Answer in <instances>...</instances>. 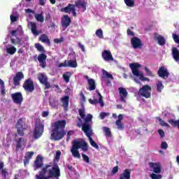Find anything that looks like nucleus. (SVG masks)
<instances>
[{
  "label": "nucleus",
  "mask_w": 179,
  "mask_h": 179,
  "mask_svg": "<svg viewBox=\"0 0 179 179\" xmlns=\"http://www.w3.org/2000/svg\"><path fill=\"white\" fill-rule=\"evenodd\" d=\"M92 118L93 115H92V114H88L84 120V123L82 125V131L84 134L93 131L92 126L89 124V122H92Z\"/></svg>",
  "instance_id": "obj_8"
},
{
  "label": "nucleus",
  "mask_w": 179,
  "mask_h": 179,
  "mask_svg": "<svg viewBox=\"0 0 179 179\" xmlns=\"http://www.w3.org/2000/svg\"><path fill=\"white\" fill-rule=\"evenodd\" d=\"M117 173H118V166L113 167L111 172L112 174H117Z\"/></svg>",
  "instance_id": "obj_60"
},
{
  "label": "nucleus",
  "mask_w": 179,
  "mask_h": 179,
  "mask_svg": "<svg viewBox=\"0 0 179 179\" xmlns=\"http://www.w3.org/2000/svg\"><path fill=\"white\" fill-rule=\"evenodd\" d=\"M10 20H11V22L12 23H14V22H17V17L13 15H10Z\"/></svg>",
  "instance_id": "obj_61"
},
{
  "label": "nucleus",
  "mask_w": 179,
  "mask_h": 179,
  "mask_svg": "<svg viewBox=\"0 0 179 179\" xmlns=\"http://www.w3.org/2000/svg\"><path fill=\"white\" fill-rule=\"evenodd\" d=\"M49 114L50 113H48V111H43L42 112V117L43 118H47V117H48Z\"/></svg>",
  "instance_id": "obj_64"
},
{
  "label": "nucleus",
  "mask_w": 179,
  "mask_h": 179,
  "mask_svg": "<svg viewBox=\"0 0 179 179\" xmlns=\"http://www.w3.org/2000/svg\"><path fill=\"white\" fill-rule=\"evenodd\" d=\"M168 122H169V124H171V125H172V127H177L178 129H179V120H174L173 119L169 120Z\"/></svg>",
  "instance_id": "obj_42"
},
{
  "label": "nucleus",
  "mask_w": 179,
  "mask_h": 179,
  "mask_svg": "<svg viewBox=\"0 0 179 179\" xmlns=\"http://www.w3.org/2000/svg\"><path fill=\"white\" fill-rule=\"evenodd\" d=\"M39 41H41V43H45L48 45H51V41H50V38H48V36L45 34L41 35L39 37Z\"/></svg>",
  "instance_id": "obj_32"
},
{
  "label": "nucleus",
  "mask_w": 179,
  "mask_h": 179,
  "mask_svg": "<svg viewBox=\"0 0 179 179\" xmlns=\"http://www.w3.org/2000/svg\"><path fill=\"white\" fill-rule=\"evenodd\" d=\"M154 40H157L159 45H166V39L164 38V37L162 35L157 34V33L154 34Z\"/></svg>",
  "instance_id": "obj_26"
},
{
  "label": "nucleus",
  "mask_w": 179,
  "mask_h": 179,
  "mask_svg": "<svg viewBox=\"0 0 179 179\" xmlns=\"http://www.w3.org/2000/svg\"><path fill=\"white\" fill-rule=\"evenodd\" d=\"M25 142L26 141L24 140V138H23V137L19 138L17 140H16L15 150L17 152H18L19 149H20V148H22V145H24Z\"/></svg>",
  "instance_id": "obj_29"
},
{
  "label": "nucleus",
  "mask_w": 179,
  "mask_h": 179,
  "mask_svg": "<svg viewBox=\"0 0 179 179\" xmlns=\"http://www.w3.org/2000/svg\"><path fill=\"white\" fill-rule=\"evenodd\" d=\"M169 148V144H167V142L162 141L161 143V149L166 150Z\"/></svg>",
  "instance_id": "obj_53"
},
{
  "label": "nucleus",
  "mask_w": 179,
  "mask_h": 179,
  "mask_svg": "<svg viewBox=\"0 0 179 179\" xmlns=\"http://www.w3.org/2000/svg\"><path fill=\"white\" fill-rule=\"evenodd\" d=\"M124 3L129 8H134L135 6V0H124Z\"/></svg>",
  "instance_id": "obj_43"
},
{
  "label": "nucleus",
  "mask_w": 179,
  "mask_h": 179,
  "mask_svg": "<svg viewBox=\"0 0 179 179\" xmlns=\"http://www.w3.org/2000/svg\"><path fill=\"white\" fill-rule=\"evenodd\" d=\"M172 37L176 44H179V36L177 34H173Z\"/></svg>",
  "instance_id": "obj_52"
},
{
  "label": "nucleus",
  "mask_w": 179,
  "mask_h": 179,
  "mask_svg": "<svg viewBox=\"0 0 179 179\" xmlns=\"http://www.w3.org/2000/svg\"><path fill=\"white\" fill-rule=\"evenodd\" d=\"M163 89H164V85H163V83L161 80H159L157 83V92L162 93Z\"/></svg>",
  "instance_id": "obj_39"
},
{
  "label": "nucleus",
  "mask_w": 179,
  "mask_h": 179,
  "mask_svg": "<svg viewBox=\"0 0 179 179\" xmlns=\"http://www.w3.org/2000/svg\"><path fill=\"white\" fill-rule=\"evenodd\" d=\"M119 179H131V169H126L120 173Z\"/></svg>",
  "instance_id": "obj_27"
},
{
  "label": "nucleus",
  "mask_w": 179,
  "mask_h": 179,
  "mask_svg": "<svg viewBox=\"0 0 179 179\" xmlns=\"http://www.w3.org/2000/svg\"><path fill=\"white\" fill-rule=\"evenodd\" d=\"M95 34L98 38H104V36L103 35V29H97Z\"/></svg>",
  "instance_id": "obj_45"
},
{
  "label": "nucleus",
  "mask_w": 179,
  "mask_h": 179,
  "mask_svg": "<svg viewBox=\"0 0 179 179\" xmlns=\"http://www.w3.org/2000/svg\"><path fill=\"white\" fill-rule=\"evenodd\" d=\"M16 51H17V49L15 46H11L10 48H6V52H7V54H9L10 55H15Z\"/></svg>",
  "instance_id": "obj_37"
},
{
  "label": "nucleus",
  "mask_w": 179,
  "mask_h": 179,
  "mask_svg": "<svg viewBox=\"0 0 179 179\" xmlns=\"http://www.w3.org/2000/svg\"><path fill=\"white\" fill-rule=\"evenodd\" d=\"M85 78L88 82V85H89V87H90L89 90L90 92H92L93 90H96V81H94V79L89 78V76H85Z\"/></svg>",
  "instance_id": "obj_23"
},
{
  "label": "nucleus",
  "mask_w": 179,
  "mask_h": 179,
  "mask_svg": "<svg viewBox=\"0 0 179 179\" xmlns=\"http://www.w3.org/2000/svg\"><path fill=\"white\" fill-rule=\"evenodd\" d=\"M33 155H34V152H27L25 154V157L24 159V164L26 166V164H29V162H30V159H31V157H33Z\"/></svg>",
  "instance_id": "obj_31"
},
{
  "label": "nucleus",
  "mask_w": 179,
  "mask_h": 179,
  "mask_svg": "<svg viewBox=\"0 0 179 179\" xmlns=\"http://www.w3.org/2000/svg\"><path fill=\"white\" fill-rule=\"evenodd\" d=\"M82 157L83 162H86L87 164L90 163V158L84 153H82Z\"/></svg>",
  "instance_id": "obj_50"
},
{
  "label": "nucleus",
  "mask_w": 179,
  "mask_h": 179,
  "mask_svg": "<svg viewBox=\"0 0 179 179\" xmlns=\"http://www.w3.org/2000/svg\"><path fill=\"white\" fill-rule=\"evenodd\" d=\"M22 87L25 92L33 93V92H34V83L33 82V80L31 78L27 79L22 85Z\"/></svg>",
  "instance_id": "obj_10"
},
{
  "label": "nucleus",
  "mask_w": 179,
  "mask_h": 179,
  "mask_svg": "<svg viewBox=\"0 0 179 179\" xmlns=\"http://www.w3.org/2000/svg\"><path fill=\"white\" fill-rule=\"evenodd\" d=\"M1 176L3 177V178H6V177H8V169H1Z\"/></svg>",
  "instance_id": "obj_49"
},
{
  "label": "nucleus",
  "mask_w": 179,
  "mask_h": 179,
  "mask_svg": "<svg viewBox=\"0 0 179 179\" xmlns=\"http://www.w3.org/2000/svg\"><path fill=\"white\" fill-rule=\"evenodd\" d=\"M172 57L176 62H179V50L176 47L172 48Z\"/></svg>",
  "instance_id": "obj_28"
},
{
  "label": "nucleus",
  "mask_w": 179,
  "mask_h": 179,
  "mask_svg": "<svg viewBox=\"0 0 179 179\" xmlns=\"http://www.w3.org/2000/svg\"><path fill=\"white\" fill-rule=\"evenodd\" d=\"M59 157H61V151L60 150H57L56 152V155L55 156V160H59Z\"/></svg>",
  "instance_id": "obj_57"
},
{
  "label": "nucleus",
  "mask_w": 179,
  "mask_h": 179,
  "mask_svg": "<svg viewBox=\"0 0 179 179\" xmlns=\"http://www.w3.org/2000/svg\"><path fill=\"white\" fill-rule=\"evenodd\" d=\"M156 118L157 121L160 122V125L162 127H166V128H170V125L167 122H166V121L163 120L160 117H157Z\"/></svg>",
  "instance_id": "obj_40"
},
{
  "label": "nucleus",
  "mask_w": 179,
  "mask_h": 179,
  "mask_svg": "<svg viewBox=\"0 0 179 179\" xmlns=\"http://www.w3.org/2000/svg\"><path fill=\"white\" fill-rule=\"evenodd\" d=\"M158 134H159L161 139H163V138H164V136H166V134H164V131L163 129H159Z\"/></svg>",
  "instance_id": "obj_55"
},
{
  "label": "nucleus",
  "mask_w": 179,
  "mask_h": 179,
  "mask_svg": "<svg viewBox=\"0 0 179 179\" xmlns=\"http://www.w3.org/2000/svg\"><path fill=\"white\" fill-rule=\"evenodd\" d=\"M71 76H72L71 71H66L63 74L62 78L66 83H69Z\"/></svg>",
  "instance_id": "obj_35"
},
{
  "label": "nucleus",
  "mask_w": 179,
  "mask_h": 179,
  "mask_svg": "<svg viewBox=\"0 0 179 179\" xmlns=\"http://www.w3.org/2000/svg\"><path fill=\"white\" fill-rule=\"evenodd\" d=\"M122 120H124V115L120 114L117 117V120L115 122L117 129L122 131L124 129V124H122Z\"/></svg>",
  "instance_id": "obj_21"
},
{
  "label": "nucleus",
  "mask_w": 179,
  "mask_h": 179,
  "mask_svg": "<svg viewBox=\"0 0 179 179\" xmlns=\"http://www.w3.org/2000/svg\"><path fill=\"white\" fill-rule=\"evenodd\" d=\"M15 128L17 129V134L20 136H24V131L27 129L26 127V122L23 118H20L15 125Z\"/></svg>",
  "instance_id": "obj_7"
},
{
  "label": "nucleus",
  "mask_w": 179,
  "mask_h": 179,
  "mask_svg": "<svg viewBox=\"0 0 179 179\" xmlns=\"http://www.w3.org/2000/svg\"><path fill=\"white\" fill-rule=\"evenodd\" d=\"M78 47H79L80 48V50H81V51H83V52H86V49L85 48V45L83 44H82V43L78 42Z\"/></svg>",
  "instance_id": "obj_54"
},
{
  "label": "nucleus",
  "mask_w": 179,
  "mask_h": 179,
  "mask_svg": "<svg viewBox=\"0 0 179 179\" xmlns=\"http://www.w3.org/2000/svg\"><path fill=\"white\" fill-rule=\"evenodd\" d=\"M118 90L120 101H122V103H127V100L125 99L128 97V91L122 87H119Z\"/></svg>",
  "instance_id": "obj_15"
},
{
  "label": "nucleus",
  "mask_w": 179,
  "mask_h": 179,
  "mask_svg": "<svg viewBox=\"0 0 179 179\" xmlns=\"http://www.w3.org/2000/svg\"><path fill=\"white\" fill-rule=\"evenodd\" d=\"M11 99L15 104L21 106L22 103H23V94L20 92L11 94Z\"/></svg>",
  "instance_id": "obj_11"
},
{
  "label": "nucleus",
  "mask_w": 179,
  "mask_h": 179,
  "mask_svg": "<svg viewBox=\"0 0 179 179\" xmlns=\"http://www.w3.org/2000/svg\"><path fill=\"white\" fill-rule=\"evenodd\" d=\"M0 85H1V94L2 96H5L6 94V92L5 90V82L0 78Z\"/></svg>",
  "instance_id": "obj_38"
},
{
  "label": "nucleus",
  "mask_w": 179,
  "mask_h": 179,
  "mask_svg": "<svg viewBox=\"0 0 179 179\" xmlns=\"http://www.w3.org/2000/svg\"><path fill=\"white\" fill-rule=\"evenodd\" d=\"M66 64H68V61L65 60L64 63H60L59 64L58 68H62V66L67 68Z\"/></svg>",
  "instance_id": "obj_59"
},
{
  "label": "nucleus",
  "mask_w": 179,
  "mask_h": 179,
  "mask_svg": "<svg viewBox=\"0 0 179 179\" xmlns=\"http://www.w3.org/2000/svg\"><path fill=\"white\" fill-rule=\"evenodd\" d=\"M101 57L104 61H114V57L110 50H105L102 52Z\"/></svg>",
  "instance_id": "obj_19"
},
{
  "label": "nucleus",
  "mask_w": 179,
  "mask_h": 179,
  "mask_svg": "<svg viewBox=\"0 0 179 179\" xmlns=\"http://www.w3.org/2000/svg\"><path fill=\"white\" fill-rule=\"evenodd\" d=\"M157 75L159 78H162L163 79H167V78L170 76V73L169 72V70H167V68L164 66H161L157 71Z\"/></svg>",
  "instance_id": "obj_13"
},
{
  "label": "nucleus",
  "mask_w": 179,
  "mask_h": 179,
  "mask_svg": "<svg viewBox=\"0 0 179 179\" xmlns=\"http://www.w3.org/2000/svg\"><path fill=\"white\" fill-rule=\"evenodd\" d=\"M44 134V124L41 122L35 123V128L33 131V138L35 140L40 139Z\"/></svg>",
  "instance_id": "obj_5"
},
{
  "label": "nucleus",
  "mask_w": 179,
  "mask_h": 179,
  "mask_svg": "<svg viewBox=\"0 0 179 179\" xmlns=\"http://www.w3.org/2000/svg\"><path fill=\"white\" fill-rule=\"evenodd\" d=\"M75 8L74 4H69L67 6L62 8L61 12H64V13H71Z\"/></svg>",
  "instance_id": "obj_30"
},
{
  "label": "nucleus",
  "mask_w": 179,
  "mask_h": 179,
  "mask_svg": "<svg viewBox=\"0 0 179 179\" xmlns=\"http://www.w3.org/2000/svg\"><path fill=\"white\" fill-rule=\"evenodd\" d=\"M35 18L37 20V22H41V23H43L44 22V17L42 14L36 15Z\"/></svg>",
  "instance_id": "obj_48"
},
{
  "label": "nucleus",
  "mask_w": 179,
  "mask_h": 179,
  "mask_svg": "<svg viewBox=\"0 0 179 179\" xmlns=\"http://www.w3.org/2000/svg\"><path fill=\"white\" fill-rule=\"evenodd\" d=\"M131 44L134 50L142 48V46L143 45V44H142V41L136 36L131 38Z\"/></svg>",
  "instance_id": "obj_14"
},
{
  "label": "nucleus",
  "mask_w": 179,
  "mask_h": 179,
  "mask_svg": "<svg viewBox=\"0 0 179 179\" xmlns=\"http://www.w3.org/2000/svg\"><path fill=\"white\" fill-rule=\"evenodd\" d=\"M28 27H30L31 31L34 36H38V34H40V31L37 30V24H36V22H29Z\"/></svg>",
  "instance_id": "obj_24"
},
{
  "label": "nucleus",
  "mask_w": 179,
  "mask_h": 179,
  "mask_svg": "<svg viewBox=\"0 0 179 179\" xmlns=\"http://www.w3.org/2000/svg\"><path fill=\"white\" fill-rule=\"evenodd\" d=\"M79 115L81 118H85L86 117V114L85 113V108H81L78 110Z\"/></svg>",
  "instance_id": "obj_51"
},
{
  "label": "nucleus",
  "mask_w": 179,
  "mask_h": 179,
  "mask_svg": "<svg viewBox=\"0 0 179 179\" xmlns=\"http://www.w3.org/2000/svg\"><path fill=\"white\" fill-rule=\"evenodd\" d=\"M149 166L150 171H153V173L160 174L162 173V166L159 163L149 162Z\"/></svg>",
  "instance_id": "obj_12"
},
{
  "label": "nucleus",
  "mask_w": 179,
  "mask_h": 179,
  "mask_svg": "<svg viewBox=\"0 0 179 179\" xmlns=\"http://www.w3.org/2000/svg\"><path fill=\"white\" fill-rule=\"evenodd\" d=\"M34 164L36 169H40L41 167H43V158L41 157V156L38 155L36 157Z\"/></svg>",
  "instance_id": "obj_34"
},
{
  "label": "nucleus",
  "mask_w": 179,
  "mask_h": 179,
  "mask_svg": "<svg viewBox=\"0 0 179 179\" xmlns=\"http://www.w3.org/2000/svg\"><path fill=\"white\" fill-rule=\"evenodd\" d=\"M150 177L151 179H162L163 178V176L161 174H158V173H151L150 175Z\"/></svg>",
  "instance_id": "obj_46"
},
{
  "label": "nucleus",
  "mask_w": 179,
  "mask_h": 179,
  "mask_svg": "<svg viewBox=\"0 0 179 179\" xmlns=\"http://www.w3.org/2000/svg\"><path fill=\"white\" fill-rule=\"evenodd\" d=\"M86 5H87L86 2L78 0L75 2L74 6H76V8H83V12H85V10H86L87 9Z\"/></svg>",
  "instance_id": "obj_33"
},
{
  "label": "nucleus",
  "mask_w": 179,
  "mask_h": 179,
  "mask_svg": "<svg viewBox=\"0 0 179 179\" xmlns=\"http://www.w3.org/2000/svg\"><path fill=\"white\" fill-rule=\"evenodd\" d=\"M65 127H66V120H65L55 122L52 125L51 138L53 141H61L66 135V131L64 130Z\"/></svg>",
  "instance_id": "obj_2"
},
{
  "label": "nucleus",
  "mask_w": 179,
  "mask_h": 179,
  "mask_svg": "<svg viewBox=\"0 0 179 179\" xmlns=\"http://www.w3.org/2000/svg\"><path fill=\"white\" fill-rule=\"evenodd\" d=\"M38 177H43L48 179L57 178L59 179L61 177V169L57 164H54L53 166L46 164L41 171L39 172Z\"/></svg>",
  "instance_id": "obj_1"
},
{
  "label": "nucleus",
  "mask_w": 179,
  "mask_h": 179,
  "mask_svg": "<svg viewBox=\"0 0 179 179\" xmlns=\"http://www.w3.org/2000/svg\"><path fill=\"white\" fill-rule=\"evenodd\" d=\"M138 96L144 99H150L152 97V87L149 85H145L138 90Z\"/></svg>",
  "instance_id": "obj_6"
},
{
  "label": "nucleus",
  "mask_w": 179,
  "mask_h": 179,
  "mask_svg": "<svg viewBox=\"0 0 179 179\" xmlns=\"http://www.w3.org/2000/svg\"><path fill=\"white\" fill-rule=\"evenodd\" d=\"M47 59V55L44 53H41L38 56V61L40 64V66L43 69L47 66V63H45V60Z\"/></svg>",
  "instance_id": "obj_20"
},
{
  "label": "nucleus",
  "mask_w": 179,
  "mask_h": 179,
  "mask_svg": "<svg viewBox=\"0 0 179 179\" xmlns=\"http://www.w3.org/2000/svg\"><path fill=\"white\" fill-rule=\"evenodd\" d=\"M38 80H39L41 85H43L44 90L51 87V84L48 81V77L45 75V73H40L38 75Z\"/></svg>",
  "instance_id": "obj_9"
},
{
  "label": "nucleus",
  "mask_w": 179,
  "mask_h": 179,
  "mask_svg": "<svg viewBox=\"0 0 179 179\" xmlns=\"http://www.w3.org/2000/svg\"><path fill=\"white\" fill-rule=\"evenodd\" d=\"M63 41H64V38L54 39V43H55L56 44H59V43H63Z\"/></svg>",
  "instance_id": "obj_58"
},
{
  "label": "nucleus",
  "mask_w": 179,
  "mask_h": 179,
  "mask_svg": "<svg viewBox=\"0 0 179 179\" xmlns=\"http://www.w3.org/2000/svg\"><path fill=\"white\" fill-rule=\"evenodd\" d=\"M102 78L103 79H106V78H107L108 79H113V75L110 74V73H108L107 71L103 70Z\"/></svg>",
  "instance_id": "obj_41"
},
{
  "label": "nucleus",
  "mask_w": 179,
  "mask_h": 179,
  "mask_svg": "<svg viewBox=\"0 0 179 179\" xmlns=\"http://www.w3.org/2000/svg\"><path fill=\"white\" fill-rule=\"evenodd\" d=\"M61 101L62 103V107L65 111H68L69 108V96H64L61 98Z\"/></svg>",
  "instance_id": "obj_22"
},
{
  "label": "nucleus",
  "mask_w": 179,
  "mask_h": 179,
  "mask_svg": "<svg viewBox=\"0 0 179 179\" xmlns=\"http://www.w3.org/2000/svg\"><path fill=\"white\" fill-rule=\"evenodd\" d=\"M103 131H104L106 136H108V138H111V130H110V128L107 127H104L103 128Z\"/></svg>",
  "instance_id": "obj_44"
},
{
  "label": "nucleus",
  "mask_w": 179,
  "mask_h": 179,
  "mask_svg": "<svg viewBox=\"0 0 179 179\" xmlns=\"http://www.w3.org/2000/svg\"><path fill=\"white\" fill-rule=\"evenodd\" d=\"M107 115H108V114H107L104 112L101 113H100L101 120H104V118H106V117H107Z\"/></svg>",
  "instance_id": "obj_63"
},
{
  "label": "nucleus",
  "mask_w": 179,
  "mask_h": 179,
  "mask_svg": "<svg viewBox=\"0 0 179 179\" xmlns=\"http://www.w3.org/2000/svg\"><path fill=\"white\" fill-rule=\"evenodd\" d=\"M79 149H82L83 152H87L89 150V145L85 140L80 141L76 139L72 141L71 153L76 159H80Z\"/></svg>",
  "instance_id": "obj_3"
},
{
  "label": "nucleus",
  "mask_w": 179,
  "mask_h": 179,
  "mask_svg": "<svg viewBox=\"0 0 179 179\" xmlns=\"http://www.w3.org/2000/svg\"><path fill=\"white\" fill-rule=\"evenodd\" d=\"M129 67L131 69V72L133 75H134V76L140 77V80H141L142 82H145V81L149 82V80H150V79L145 77V76H143V73L139 71V68H141V64L138 63H131L129 64Z\"/></svg>",
  "instance_id": "obj_4"
},
{
  "label": "nucleus",
  "mask_w": 179,
  "mask_h": 179,
  "mask_svg": "<svg viewBox=\"0 0 179 179\" xmlns=\"http://www.w3.org/2000/svg\"><path fill=\"white\" fill-rule=\"evenodd\" d=\"M71 23H72V20L68 15H64L62 17L61 24L64 29L69 27Z\"/></svg>",
  "instance_id": "obj_17"
},
{
  "label": "nucleus",
  "mask_w": 179,
  "mask_h": 179,
  "mask_svg": "<svg viewBox=\"0 0 179 179\" xmlns=\"http://www.w3.org/2000/svg\"><path fill=\"white\" fill-rule=\"evenodd\" d=\"M35 48L38 50L40 52H45V50H44V46L41 45L40 43H36L35 44Z\"/></svg>",
  "instance_id": "obj_47"
},
{
  "label": "nucleus",
  "mask_w": 179,
  "mask_h": 179,
  "mask_svg": "<svg viewBox=\"0 0 179 179\" xmlns=\"http://www.w3.org/2000/svg\"><path fill=\"white\" fill-rule=\"evenodd\" d=\"M50 105L51 106V107L55 108L58 106V103L57 101L52 100V101H50Z\"/></svg>",
  "instance_id": "obj_56"
},
{
  "label": "nucleus",
  "mask_w": 179,
  "mask_h": 179,
  "mask_svg": "<svg viewBox=\"0 0 179 179\" xmlns=\"http://www.w3.org/2000/svg\"><path fill=\"white\" fill-rule=\"evenodd\" d=\"M67 68H76L78 66V62H76V59L74 60H69L66 63Z\"/></svg>",
  "instance_id": "obj_36"
},
{
  "label": "nucleus",
  "mask_w": 179,
  "mask_h": 179,
  "mask_svg": "<svg viewBox=\"0 0 179 179\" xmlns=\"http://www.w3.org/2000/svg\"><path fill=\"white\" fill-rule=\"evenodd\" d=\"M85 134L86 136L88 137L91 146L95 148V149H99V145H97V143L94 141H93V138H92V135H93V131H88Z\"/></svg>",
  "instance_id": "obj_25"
},
{
  "label": "nucleus",
  "mask_w": 179,
  "mask_h": 179,
  "mask_svg": "<svg viewBox=\"0 0 179 179\" xmlns=\"http://www.w3.org/2000/svg\"><path fill=\"white\" fill-rule=\"evenodd\" d=\"M145 71L147 72L148 76H153V73H152L148 67H145Z\"/></svg>",
  "instance_id": "obj_62"
},
{
  "label": "nucleus",
  "mask_w": 179,
  "mask_h": 179,
  "mask_svg": "<svg viewBox=\"0 0 179 179\" xmlns=\"http://www.w3.org/2000/svg\"><path fill=\"white\" fill-rule=\"evenodd\" d=\"M98 96L99 97V99H90L88 100L89 103L92 104V106H96V104H100L101 107H104V101H103V96H101V94H100V92H98Z\"/></svg>",
  "instance_id": "obj_16"
},
{
  "label": "nucleus",
  "mask_w": 179,
  "mask_h": 179,
  "mask_svg": "<svg viewBox=\"0 0 179 179\" xmlns=\"http://www.w3.org/2000/svg\"><path fill=\"white\" fill-rule=\"evenodd\" d=\"M24 79V75L23 72L19 71L15 74V76L13 78V83L15 86H19L20 85V80Z\"/></svg>",
  "instance_id": "obj_18"
}]
</instances>
